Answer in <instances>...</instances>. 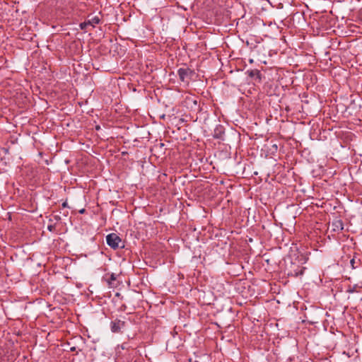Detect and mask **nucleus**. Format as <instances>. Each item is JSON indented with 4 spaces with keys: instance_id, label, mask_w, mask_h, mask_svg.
Returning <instances> with one entry per match:
<instances>
[{
    "instance_id": "7ed1b4c3",
    "label": "nucleus",
    "mask_w": 362,
    "mask_h": 362,
    "mask_svg": "<svg viewBox=\"0 0 362 362\" xmlns=\"http://www.w3.org/2000/svg\"><path fill=\"white\" fill-rule=\"evenodd\" d=\"M125 322L120 320H115L110 323L111 331L114 333L119 332L121 329L124 327Z\"/></svg>"
},
{
    "instance_id": "9b49d317",
    "label": "nucleus",
    "mask_w": 362,
    "mask_h": 362,
    "mask_svg": "<svg viewBox=\"0 0 362 362\" xmlns=\"http://www.w3.org/2000/svg\"><path fill=\"white\" fill-rule=\"evenodd\" d=\"M87 26H88V24L87 23V21L83 22V23H81L79 24V27L81 30H86Z\"/></svg>"
},
{
    "instance_id": "dca6fc26",
    "label": "nucleus",
    "mask_w": 362,
    "mask_h": 362,
    "mask_svg": "<svg viewBox=\"0 0 362 362\" xmlns=\"http://www.w3.org/2000/svg\"><path fill=\"white\" fill-rule=\"evenodd\" d=\"M76 350V347L75 346H73L71 348H70V351H74Z\"/></svg>"
},
{
    "instance_id": "4468645a",
    "label": "nucleus",
    "mask_w": 362,
    "mask_h": 362,
    "mask_svg": "<svg viewBox=\"0 0 362 362\" xmlns=\"http://www.w3.org/2000/svg\"><path fill=\"white\" fill-rule=\"evenodd\" d=\"M62 206L63 208H66V207H67V206H68L67 202H64L62 203Z\"/></svg>"
},
{
    "instance_id": "f03ea898",
    "label": "nucleus",
    "mask_w": 362,
    "mask_h": 362,
    "mask_svg": "<svg viewBox=\"0 0 362 362\" xmlns=\"http://www.w3.org/2000/svg\"><path fill=\"white\" fill-rule=\"evenodd\" d=\"M194 74V71L188 67L180 68L177 70L179 78L182 82H188L189 79H191Z\"/></svg>"
},
{
    "instance_id": "a211bd4d",
    "label": "nucleus",
    "mask_w": 362,
    "mask_h": 362,
    "mask_svg": "<svg viewBox=\"0 0 362 362\" xmlns=\"http://www.w3.org/2000/svg\"><path fill=\"white\" fill-rule=\"evenodd\" d=\"M194 103L197 105V100H194Z\"/></svg>"
},
{
    "instance_id": "39448f33",
    "label": "nucleus",
    "mask_w": 362,
    "mask_h": 362,
    "mask_svg": "<svg viewBox=\"0 0 362 362\" xmlns=\"http://www.w3.org/2000/svg\"><path fill=\"white\" fill-rule=\"evenodd\" d=\"M225 133V129L221 124L217 125L213 133V137L215 139H222Z\"/></svg>"
},
{
    "instance_id": "2eb2a0df",
    "label": "nucleus",
    "mask_w": 362,
    "mask_h": 362,
    "mask_svg": "<svg viewBox=\"0 0 362 362\" xmlns=\"http://www.w3.org/2000/svg\"><path fill=\"white\" fill-rule=\"evenodd\" d=\"M85 211H86V209H81V210L79 211V213H80V214H83V213H85Z\"/></svg>"
},
{
    "instance_id": "ddd939ff",
    "label": "nucleus",
    "mask_w": 362,
    "mask_h": 362,
    "mask_svg": "<svg viewBox=\"0 0 362 362\" xmlns=\"http://www.w3.org/2000/svg\"><path fill=\"white\" fill-rule=\"evenodd\" d=\"M54 228H55V227H54V225H49V226H47V229H48L49 231H53V230H54Z\"/></svg>"
},
{
    "instance_id": "20e7f679",
    "label": "nucleus",
    "mask_w": 362,
    "mask_h": 362,
    "mask_svg": "<svg viewBox=\"0 0 362 362\" xmlns=\"http://www.w3.org/2000/svg\"><path fill=\"white\" fill-rule=\"evenodd\" d=\"M103 279L107 281L110 287L117 286V275L115 274H106Z\"/></svg>"
},
{
    "instance_id": "6e6552de",
    "label": "nucleus",
    "mask_w": 362,
    "mask_h": 362,
    "mask_svg": "<svg viewBox=\"0 0 362 362\" xmlns=\"http://www.w3.org/2000/svg\"><path fill=\"white\" fill-rule=\"evenodd\" d=\"M296 269H295L293 271H291L288 273V276H302L304 274V271L305 269V267H300L298 265L293 264Z\"/></svg>"
},
{
    "instance_id": "9d476101",
    "label": "nucleus",
    "mask_w": 362,
    "mask_h": 362,
    "mask_svg": "<svg viewBox=\"0 0 362 362\" xmlns=\"http://www.w3.org/2000/svg\"><path fill=\"white\" fill-rule=\"evenodd\" d=\"M134 354H135V351L134 350L132 351V353H129L127 354V360H126V362H131L133 361V355Z\"/></svg>"
},
{
    "instance_id": "f257e3e1",
    "label": "nucleus",
    "mask_w": 362,
    "mask_h": 362,
    "mask_svg": "<svg viewBox=\"0 0 362 362\" xmlns=\"http://www.w3.org/2000/svg\"><path fill=\"white\" fill-rule=\"evenodd\" d=\"M106 242L107 244L114 250L118 249L119 247L122 248L124 247V245H120L122 243V240L119 238V236L114 233H112L110 234H108L106 236Z\"/></svg>"
},
{
    "instance_id": "423d86ee",
    "label": "nucleus",
    "mask_w": 362,
    "mask_h": 362,
    "mask_svg": "<svg viewBox=\"0 0 362 362\" xmlns=\"http://www.w3.org/2000/svg\"><path fill=\"white\" fill-rule=\"evenodd\" d=\"M332 230L334 232H340L344 229V223L341 219H336L331 224Z\"/></svg>"
},
{
    "instance_id": "f8f14e48",
    "label": "nucleus",
    "mask_w": 362,
    "mask_h": 362,
    "mask_svg": "<svg viewBox=\"0 0 362 362\" xmlns=\"http://www.w3.org/2000/svg\"><path fill=\"white\" fill-rule=\"evenodd\" d=\"M350 264H351V267H352V268H353V269H354V268H356V267H357V266H355L356 261H355V259H351L350 260Z\"/></svg>"
},
{
    "instance_id": "6ab92c4d",
    "label": "nucleus",
    "mask_w": 362,
    "mask_h": 362,
    "mask_svg": "<svg viewBox=\"0 0 362 362\" xmlns=\"http://www.w3.org/2000/svg\"><path fill=\"white\" fill-rule=\"evenodd\" d=\"M194 362H199V361H195Z\"/></svg>"
},
{
    "instance_id": "1a4fd4ad",
    "label": "nucleus",
    "mask_w": 362,
    "mask_h": 362,
    "mask_svg": "<svg viewBox=\"0 0 362 362\" xmlns=\"http://www.w3.org/2000/svg\"><path fill=\"white\" fill-rule=\"evenodd\" d=\"M248 76L251 78H254V77H256L257 79H258L259 81H261L262 79V74L260 73V71L258 70V69H252V70H248L247 71Z\"/></svg>"
},
{
    "instance_id": "f3484780",
    "label": "nucleus",
    "mask_w": 362,
    "mask_h": 362,
    "mask_svg": "<svg viewBox=\"0 0 362 362\" xmlns=\"http://www.w3.org/2000/svg\"><path fill=\"white\" fill-rule=\"evenodd\" d=\"M249 62H250V64H252L254 61H253L252 59H251L249 60Z\"/></svg>"
},
{
    "instance_id": "0eeeda50",
    "label": "nucleus",
    "mask_w": 362,
    "mask_h": 362,
    "mask_svg": "<svg viewBox=\"0 0 362 362\" xmlns=\"http://www.w3.org/2000/svg\"><path fill=\"white\" fill-rule=\"evenodd\" d=\"M88 19L87 20V23L88 24V25H90L93 28H95L96 25L100 24L102 21V18L99 16H88Z\"/></svg>"
}]
</instances>
